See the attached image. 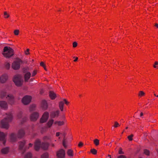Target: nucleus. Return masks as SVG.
I'll return each instance as SVG.
<instances>
[{
    "label": "nucleus",
    "instance_id": "f257e3e1",
    "mask_svg": "<svg viewBox=\"0 0 158 158\" xmlns=\"http://www.w3.org/2000/svg\"><path fill=\"white\" fill-rule=\"evenodd\" d=\"M6 117L1 121V127L7 129L9 127V123L12 119V116L10 113L6 114Z\"/></svg>",
    "mask_w": 158,
    "mask_h": 158
},
{
    "label": "nucleus",
    "instance_id": "f03ea898",
    "mask_svg": "<svg viewBox=\"0 0 158 158\" xmlns=\"http://www.w3.org/2000/svg\"><path fill=\"white\" fill-rule=\"evenodd\" d=\"M0 97L2 99L6 98L9 103L11 105L13 104L14 103L15 101L14 96L10 94H8L6 96V92L4 90H3L1 91L0 93Z\"/></svg>",
    "mask_w": 158,
    "mask_h": 158
},
{
    "label": "nucleus",
    "instance_id": "7ed1b4c3",
    "mask_svg": "<svg viewBox=\"0 0 158 158\" xmlns=\"http://www.w3.org/2000/svg\"><path fill=\"white\" fill-rule=\"evenodd\" d=\"M13 49L11 48L5 47L4 48L2 54L4 57L10 58L13 55Z\"/></svg>",
    "mask_w": 158,
    "mask_h": 158
},
{
    "label": "nucleus",
    "instance_id": "20e7f679",
    "mask_svg": "<svg viewBox=\"0 0 158 158\" xmlns=\"http://www.w3.org/2000/svg\"><path fill=\"white\" fill-rule=\"evenodd\" d=\"M13 81L16 85L18 86L22 85L23 82V79L19 75L15 76L13 79Z\"/></svg>",
    "mask_w": 158,
    "mask_h": 158
},
{
    "label": "nucleus",
    "instance_id": "39448f33",
    "mask_svg": "<svg viewBox=\"0 0 158 158\" xmlns=\"http://www.w3.org/2000/svg\"><path fill=\"white\" fill-rule=\"evenodd\" d=\"M22 61L19 59H17V60L15 61L12 64V68L15 70L19 69L20 67V64L22 63Z\"/></svg>",
    "mask_w": 158,
    "mask_h": 158
},
{
    "label": "nucleus",
    "instance_id": "423d86ee",
    "mask_svg": "<svg viewBox=\"0 0 158 158\" xmlns=\"http://www.w3.org/2000/svg\"><path fill=\"white\" fill-rule=\"evenodd\" d=\"M31 97L29 95H26L24 97L22 100V103L25 105L29 104L31 102Z\"/></svg>",
    "mask_w": 158,
    "mask_h": 158
},
{
    "label": "nucleus",
    "instance_id": "0eeeda50",
    "mask_svg": "<svg viewBox=\"0 0 158 158\" xmlns=\"http://www.w3.org/2000/svg\"><path fill=\"white\" fill-rule=\"evenodd\" d=\"M57 158H64L65 152L63 149H60L56 152Z\"/></svg>",
    "mask_w": 158,
    "mask_h": 158
},
{
    "label": "nucleus",
    "instance_id": "6e6552de",
    "mask_svg": "<svg viewBox=\"0 0 158 158\" xmlns=\"http://www.w3.org/2000/svg\"><path fill=\"white\" fill-rule=\"evenodd\" d=\"M48 113L47 112H45L40 119V123H44L46 122L48 120Z\"/></svg>",
    "mask_w": 158,
    "mask_h": 158
},
{
    "label": "nucleus",
    "instance_id": "1a4fd4ad",
    "mask_svg": "<svg viewBox=\"0 0 158 158\" xmlns=\"http://www.w3.org/2000/svg\"><path fill=\"white\" fill-rule=\"evenodd\" d=\"M39 117V114L38 112H34L31 115L30 119L32 121H35Z\"/></svg>",
    "mask_w": 158,
    "mask_h": 158
},
{
    "label": "nucleus",
    "instance_id": "9d476101",
    "mask_svg": "<svg viewBox=\"0 0 158 158\" xmlns=\"http://www.w3.org/2000/svg\"><path fill=\"white\" fill-rule=\"evenodd\" d=\"M40 147H41V144L39 139H37L35 142L34 148L35 150L38 151Z\"/></svg>",
    "mask_w": 158,
    "mask_h": 158
},
{
    "label": "nucleus",
    "instance_id": "9b49d317",
    "mask_svg": "<svg viewBox=\"0 0 158 158\" xmlns=\"http://www.w3.org/2000/svg\"><path fill=\"white\" fill-rule=\"evenodd\" d=\"M6 135L2 132H0V140L3 141V143L5 145L6 142Z\"/></svg>",
    "mask_w": 158,
    "mask_h": 158
},
{
    "label": "nucleus",
    "instance_id": "f8f14e48",
    "mask_svg": "<svg viewBox=\"0 0 158 158\" xmlns=\"http://www.w3.org/2000/svg\"><path fill=\"white\" fill-rule=\"evenodd\" d=\"M25 133L23 129H20L17 133V137L19 138H22L25 135Z\"/></svg>",
    "mask_w": 158,
    "mask_h": 158
},
{
    "label": "nucleus",
    "instance_id": "ddd939ff",
    "mask_svg": "<svg viewBox=\"0 0 158 158\" xmlns=\"http://www.w3.org/2000/svg\"><path fill=\"white\" fill-rule=\"evenodd\" d=\"M8 77L7 75L5 74L2 75L0 77V81L2 83H4L7 80Z\"/></svg>",
    "mask_w": 158,
    "mask_h": 158
},
{
    "label": "nucleus",
    "instance_id": "4468645a",
    "mask_svg": "<svg viewBox=\"0 0 158 158\" xmlns=\"http://www.w3.org/2000/svg\"><path fill=\"white\" fill-rule=\"evenodd\" d=\"M0 106L4 109H6L8 107L6 102L3 101H0Z\"/></svg>",
    "mask_w": 158,
    "mask_h": 158
},
{
    "label": "nucleus",
    "instance_id": "2eb2a0df",
    "mask_svg": "<svg viewBox=\"0 0 158 158\" xmlns=\"http://www.w3.org/2000/svg\"><path fill=\"white\" fill-rule=\"evenodd\" d=\"M17 135L14 133H11L10 135V140L12 142L15 141L17 140Z\"/></svg>",
    "mask_w": 158,
    "mask_h": 158
},
{
    "label": "nucleus",
    "instance_id": "dca6fc26",
    "mask_svg": "<svg viewBox=\"0 0 158 158\" xmlns=\"http://www.w3.org/2000/svg\"><path fill=\"white\" fill-rule=\"evenodd\" d=\"M31 76V73L29 72H27L24 75L25 81H28Z\"/></svg>",
    "mask_w": 158,
    "mask_h": 158
},
{
    "label": "nucleus",
    "instance_id": "f3484780",
    "mask_svg": "<svg viewBox=\"0 0 158 158\" xmlns=\"http://www.w3.org/2000/svg\"><path fill=\"white\" fill-rule=\"evenodd\" d=\"M59 113V111L57 110L55 112H53L51 114V116L52 118L58 117Z\"/></svg>",
    "mask_w": 158,
    "mask_h": 158
},
{
    "label": "nucleus",
    "instance_id": "a211bd4d",
    "mask_svg": "<svg viewBox=\"0 0 158 158\" xmlns=\"http://www.w3.org/2000/svg\"><path fill=\"white\" fill-rule=\"evenodd\" d=\"M26 143V141L25 140H23L22 141L19 142V148L20 150H22L23 149V148Z\"/></svg>",
    "mask_w": 158,
    "mask_h": 158
},
{
    "label": "nucleus",
    "instance_id": "6ab92c4d",
    "mask_svg": "<svg viewBox=\"0 0 158 158\" xmlns=\"http://www.w3.org/2000/svg\"><path fill=\"white\" fill-rule=\"evenodd\" d=\"M42 106L44 109H46L48 107V104L47 102L44 100H43L42 102Z\"/></svg>",
    "mask_w": 158,
    "mask_h": 158
},
{
    "label": "nucleus",
    "instance_id": "aec40b11",
    "mask_svg": "<svg viewBox=\"0 0 158 158\" xmlns=\"http://www.w3.org/2000/svg\"><path fill=\"white\" fill-rule=\"evenodd\" d=\"M49 96L52 99H54L56 97L55 93L52 91H50L49 92Z\"/></svg>",
    "mask_w": 158,
    "mask_h": 158
},
{
    "label": "nucleus",
    "instance_id": "412c9836",
    "mask_svg": "<svg viewBox=\"0 0 158 158\" xmlns=\"http://www.w3.org/2000/svg\"><path fill=\"white\" fill-rule=\"evenodd\" d=\"M48 147V144L47 143H43L41 144V148L44 149L46 150Z\"/></svg>",
    "mask_w": 158,
    "mask_h": 158
},
{
    "label": "nucleus",
    "instance_id": "4be33fe9",
    "mask_svg": "<svg viewBox=\"0 0 158 158\" xmlns=\"http://www.w3.org/2000/svg\"><path fill=\"white\" fill-rule=\"evenodd\" d=\"M9 148L8 147L4 148L1 150L2 153L4 154L7 153L9 151Z\"/></svg>",
    "mask_w": 158,
    "mask_h": 158
},
{
    "label": "nucleus",
    "instance_id": "5701e85b",
    "mask_svg": "<svg viewBox=\"0 0 158 158\" xmlns=\"http://www.w3.org/2000/svg\"><path fill=\"white\" fill-rule=\"evenodd\" d=\"M64 105V102L63 101H61L59 102V107L61 111H63Z\"/></svg>",
    "mask_w": 158,
    "mask_h": 158
},
{
    "label": "nucleus",
    "instance_id": "b1692460",
    "mask_svg": "<svg viewBox=\"0 0 158 158\" xmlns=\"http://www.w3.org/2000/svg\"><path fill=\"white\" fill-rule=\"evenodd\" d=\"M67 154L70 157H72L73 156V151L71 149H69L67 152Z\"/></svg>",
    "mask_w": 158,
    "mask_h": 158
},
{
    "label": "nucleus",
    "instance_id": "393cba45",
    "mask_svg": "<svg viewBox=\"0 0 158 158\" xmlns=\"http://www.w3.org/2000/svg\"><path fill=\"white\" fill-rule=\"evenodd\" d=\"M32 154L30 152H27L24 156V158H31Z\"/></svg>",
    "mask_w": 158,
    "mask_h": 158
},
{
    "label": "nucleus",
    "instance_id": "a878e982",
    "mask_svg": "<svg viewBox=\"0 0 158 158\" xmlns=\"http://www.w3.org/2000/svg\"><path fill=\"white\" fill-rule=\"evenodd\" d=\"M54 124H57L59 126H60L64 124V122L63 121H56L54 122Z\"/></svg>",
    "mask_w": 158,
    "mask_h": 158
},
{
    "label": "nucleus",
    "instance_id": "bb28decb",
    "mask_svg": "<svg viewBox=\"0 0 158 158\" xmlns=\"http://www.w3.org/2000/svg\"><path fill=\"white\" fill-rule=\"evenodd\" d=\"M53 122L54 120L53 119H51L48 121V123L47 124L49 127H51V126L52 125Z\"/></svg>",
    "mask_w": 158,
    "mask_h": 158
},
{
    "label": "nucleus",
    "instance_id": "cd10ccee",
    "mask_svg": "<svg viewBox=\"0 0 158 158\" xmlns=\"http://www.w3.org/2000/svg\"><path fill=\"white\" fill-rule=\"evenodd\" d=\"M41 158H48V154L47 153H45L41 156Z\"/></svg>",
    "mask_w": 158,
    "mask_h": 158
},
{
    "label": "nucleus",
    "instance_id": "c85d7f7f",
    "mask_svg": "<svg viewBox=\"0 0 158 158\" xmlns=\"http://www.w3.org/2000/svg\"><path fill=\"white\" fill-rule=\"evenodd\" d=\"M94 142L95 145L97 146L99 145V141L97 139H95L94 140Z\"/></svg>",
    "mask_w": 158,
    "mask_h": 158
},
{
    "label": "nucleus",
    "instance_id": "c756f323",
    "mask_svg": "<svg viewBox=\"0 0 158 158\" xmlns=\"http://www.w3.org/2000/svg\"><path fill=\"white\" fill-rule=\"evenodd\" d=\"M144 153L147 156H149L150 154L149 151L147 149L144 150Z\"/></svg>",
    "mask_w": 158,
    "mask_h": 158
},
{
    "label": "nucleus",
    "instance_id": "7c9ffc66",
    "mask_svg": "<svg viewBox=\"0 0 158 158\" xmlns=\"http://www.w3.org/2000/svg\"><path fill=\"white\" fill-rule=\"evenodd\" d=\"M91 152L93 154L95 155L97 154V151L95 149H93L91 150Z\"/></svg>",
    "mask_w": 158,
    "mask_h": 158
},
{
    "label": "nucleus",
    "instance_id": "2f4dec72",
    "mask_svg": "<svg viewBox=\"0 0 158 158\" xmlns=\"http://www.w3.org/2000/svg\"><path fill=\"white\" fill-rule=\"evenodd\" d=\"M133 137V135H131L128 136L127 138L129 141H132L133 140L132 137Z\"/></svg>",
    "mask_w": 158,
    "mask_h": 158
},
{
    "label": "nucleus",
    "instance_id": "473e14b6",
    "mask_svg": "<svg viewBox=\"0 0 158 158\" xmlns=\"http://www.w3.org/2000/svg\"><path fill=\"white\" fill-rule=\"evenodd\" d=\"M27 120V118L26 117H23L21 121V123L22 124H23V123L26 121Z\"/></svg>",
    "mask_w": 158,
    "mask_h": 158
},
{
    "label": "nucleus",
    "instance_id": "72a5a7b5",
    "mask_svg": "<svg viewBox=\"0 0 158 158\" xmlns=\"http://www.w3.org/2000/svg\"><path fill=\"white\" fill-rule=\"evenodd\" d=\"M145 94V93L143 91H141L139 92V96H142L144 95Z\"/></svg>",
    "mask_w": 158,
    "mask_h": 158
},
{
    "label": "nucleus",
    "instance_id": "f704fd0d",
    "mask_svg": "<svg viewBox=\"0 0 158 158\" xmlns=\"http://www.w3.org/2000/svg\"><path fill=\"white\" fill-rule=\"evenodd\" d=\"M4 15L5 16L4 18H7L9 17V15L6 12H4Z\"/></svg>",
    "mask_w": 158,
    "mask_h": 158
},
{
    "label": "nucleus",
    "instance_id": "c9c22d12",
    "mask_svg": "<svg viewBox=\"0 0 158 158\" xmlns=\"http://www.w3.org/2000/svg\"><path fill=\"white\" fill-rule=\"evenodd\" d=\"M19 30H15L14 31V33L15 35H18L19 34Z\"/></svg>",
    "mask_w": 158,
    "mask_h": 158
},
{
    "label": "nucleus",
    "instance_id": "e433bc0d",
    "mask_svg": "<svg viewBox=\"0 0 158 158\" xmlns=\"http://www.w3.org/2000/svg\"><path fill=\"white\" fill-rule=\"evenodd\" d=\"M119 126H120L119 124L117 122H114V127H117Z\"/></svg>",
    "mask_w": 158,
    "mask_h": 158
},
{
    "label": "nucleus",
    "instance_id": "4c0bfd02",
    "mask_svg": "<svg viewBox=\"0 0 158 158\" xmlns=\"http://www.w3.org/2000/svg\"><path fill=\"white\" fill-rule=\"evenodd\" d=\"M66 142L65 140V139H64L63 140V145L65 148L67 147V146L66 145Z\"/></svg>",
    "mask_w": 158,
    "mask_h": 158
},
{
    "label": "nucleus",
    "instance_id": "58836bf2",
    "mask_svg": "<svg viewBox=\"0 0 158 158\" xmlns=\"http://www.w3.org/2000/svg\"><path fill=\"white\" fill-rule=\"evenodd\" d=\"M35 107V105H33L30 106V111H32L33 110Z\"/></svg>",
    "mask_w": 158,
    "mask_h": 158
},
{
    "label": "nucleus",
    "instance_id": "ea45409f",
    "mask_svg": "<svg viewBox=\"0 0 158 158\" xmlns=\"http://www.w3.org/2000/svg\"><path fill=\"white\" fill-rule=\"evenodd\" d=\"M40 65L43 67L44 69H45V70H46V68H45V65L44 64V63L43 62H41L40 63Z\"/></svg>",
    "mask_w": 158,
    "mask_h": 158
},
{
    "label": "nucleus",
    "instance_id": "a19ab883",
    "mask_svg": "<svg viewBox=\"0 0 158 158\" xmlns=\"http://www.w3.org/2000/svg\"><path fill=\"white\" fill-rule=\"evenodd\" d=\"M10 64L8 63H7L6 64L5 66H6V68L8 69H9V68L10 67Z\"/></svg>",
    "mask_w": 158,
    "mask_h": 158
},
{
    "label": "nucleus",
    "instance_id": "79ce46f5",
    "mask_svg": "<svg viewBox=\"0 0 158 158\" xmlns=\"http://www.w3.org/2000/svg\"><path fill=\"white\" fill-rule=\"evenodd\" d=\"M77 43L76 42H74L73 44V48H75L77 46Z\"/></svg>",
    "mask_w": 158,
    "mask_h": 158
},
{
    "label": "nucleus",
    "instance_id": "37998d69",
    "mask_svg": "<svg viewBox=\"0 0 158 158\" xmlns=\"http://www.w3.org/2000/svg\"><path fill=\"white\" fill-rule=\"evenodd\" d=\"M118 153L120 154H124V152L122 151V148H120V149L119 151V152H118Z\"/></svg>",
    "mask_w": 158,
    "mask_h": 158
},
{
    "label": "nucleus",
    "instance_id": "c03bdc74",
    "mask_svg": "<svg viewBox=\"0 0 158 158\" xmlns=\"http://www.w3.org/2000/svg\"><path fill=\"white\" fill-rule=\"evenodd\" d=\"M18 117L19 118H21L22 117V112H20L18 115Z\"/></svg>",
    "mask_w": 158,
    "mask_h": 158
},
{
    "label": "nucleus",
    "instance_id": "a18cd8bd",
    "mask_svg": "<svg viewBox=\"0 0 158 158\" xmlns=\"http://www.w3.org/2000/svg\"><path fill=\"white\" fill-rule=\"evenodd\" d=\"M117 158H127L126 157L123 155H121L118 156Z\"/></svg>",
    "mask_w": 158,
    "mask_h": 158
},
{
    "label": "nucleus",
    "instance_id": "49530a36",
    "mask_svg": "<svg viewBox=\"0 0 158 158\" xmlns=\"http://www.w3.org/2000/svg\"><path fill=\"white\" fill-rule=\"evenodd\" d=\"M36 73H37V72L35 70L32 73V76L33 77V76H35L36 74Z\"/></svg>",
    "mask_w": 158,
    "mask_h": 158
},
{
    "label": "nucleus",
    "instance_id": "de8ad7c7",
    "mask_svg": "<svg viewBox=\"0 0 158 158\" xmlns=\"http://www.w3.org/2000/svg\"><path fill=\"white\" fill-rule=\"evenodd\" d=\"M83 144L81 142H79V143L78 144V146L80 147H81L83 145Z\"/></svg>",
    "mask_w": 158,
    "mask_h": 158
},
{
    "label": "nucleus",
    "instance_id": "09e8293b",
    "mask_svg": "<svg viewBox=\"0 0 158 158\" xmlns=\"http://www.w3.org/2000/svg\"><path fill=\"white\" fill-rule=\"evenodd\" d=\"M63 101L67 105H68L69 103V102L67 101L66 99H64Z\"/></svg>",
    "mask_w": 158,
    "mask_h": 158
},
{
    "label": "nucleus",
    "instance_id": "8fccbe9b",
    "mask_svg": "<svg viewBox=\"0 0 158 158\" xmlns=\"http://www.w3.org/2000/svg\"><path fill=\"white\" fill-rule=\"evenodd\" d=\"M49 139V138L47 136H45L44 137V141H46L47 140Z\"/></svg>",
    "mask_w": 158,
    "mask_h": 158
},
{
    "label": "nucleus",
    "instance_id": "3c124183",
    "mask_svg": "<svg viewBox=\"0 0 158 158\" xmlns=\"http://www.w3.org/2000/svg\"><path fill=\"white\" fill-rule=\"evenodd\" d=\"M158 64V62L157 61H156L154 65H153V67L154 68H156L157 66H156V65H157Z\"/></svg>",
    "mask_w": 158,
    "mask_h": 158
},
{
    "label": "nucleus",
    "instance_id": "603ef678",
    "mask_svg": "<svg viewBox=\"0 0 158 158\" xmlns=\"http://www.w3.org/2000/svg\"><path fill=\"white\" fill-rule=\"evenodd\" d=\"M29 49H27V50L25 52V53L26 55H28L29 54Z\"/></svg>",
    "mask_w": 158,
    "mask_h": 158
},
{
    "label": "nucleus",
    "instance_id": "864d4df0",
    "mask_svg": "<svg viewBox=\"0 0 158 158\" xmlns=\"http://www.w3.org/2000/svg\"><path fill=\"white\" fill-rule=\"evenodd\" d=\"M33 145V144L31 143H29V147L28 148H29L31 147Z\"/></svg>",
    "mask_w": 158,
    "mask_h": 158
},
{
    "label": "nucleus",
    "instance_id": "5fc2aeb1",
    "mask_svg": "<svg viewBox=\"0 0 158 158\" xmlns=\"http://www.w3.org/2000/svg\"><path fill=\"white\" fill-rule=\"evenodd\" d=\"M60 132H57L56 134V136H58L60 135Z\"/></svg>",
    "mask_w": 158,
    "mask_h": 158
},
{
    "label": "nucleus",
    "instance_id": "6e6d98bb",
    "mask_svg": "<svg viewBox=\"0 0 158 158\" xmlns=\"http://www.w3.org/2000/svg\"><path fill=\"white\" fill-rule=\"evenodd\" d=\"M78 59V57H76L75 59L74 60V62H76L77 60Z\"/></svg>",
    "mask_w": 158,
    "mask_h": 158
},
{
    "label": "nucleus",
    "instance_id": "4d7b16f0",
    "mask_svg": "<svg viewBox=\"0 0 158 158\" xmlns=\"http://www.w3.org/2000/svg\"><path fill=\"white\" fill-rule=\"evenodd\" d=\"M102 129H103V128H102V127H99V130H100V131H101V130H102Z\"/></svg>",
    "mask_w": 158,
    "mask_h": 158
},
{
    "label": "nucleus",
    "instance_id": "13d9d810",
    "mask_svg": "<svg viewBox=\"0 0 158 158\" xmlns=\"http://www.w3.org/2000/svg\"><path fill=\"white\" fill-rule=\"evenodd\" d=\"M143 115V113L142 112H141L140 114V116L142 117Z\"/></svg>",
    "mask_w": 158,
    "mask_h": 158
},
{
    "label": "nucleus",
    "instance_id": "bf43d9fd",
    "mask_svg": "<svg viewBox=\"0 0 158 158\" xmlns=\"http://www.w3.org/2000/svg\"><path fill=\"white\" fill-rule=\"evenodd\" d=\"M155 26L158 28V24L157 23H156L155 24Z\"/></svg>",
    "mask_w": 158,
    "mask_h": 158
},
{
    "label": "nucleus",
    "instance_id": "052dcab7",
    "mask_svg": "<svg viewBox=\"0 0 158 158\" xmlns=\"http://www.w3.org/2000/svg\"><path fill=\"white\" fill-rule=\"evenodd\" d=\"M52 147H53L54 146V145L53 144H52Z\"/></svg>",
    "mask_w": 158,
    "mask_h": 158
},
{
    "label": "nucleus",
    "instance_id": "680f3d73",
    "mask_svg": "<svg viewBox=\"0 0 158 158\" xmlns=\"http://www.w3.org/2000/svg\"><path fill=\"white\" fill-rule=\"evenodd\" d=\"M25 150H24V151H23V153H24V152H25Z\"/></svg>",
    "mask_w": 158,
    "mask_h": 158
},
{
    "label": "nucleus",
    "instance_id": "e2e57ef3",
    "mask_svg": "<svg viewBox=\"0 0 158 158\" xmlns=\"http://www.w3.org/2000/svg\"><path fill=\"white\" fill-rule=\"evenodd\" d=\"M108 156L110 157H111V156L110 155H108Z\"/></svg>",
    "mask_w": 158,
    "mask_h": 158
},
{
    "label": "nucleus",
    "instance_id": "0e129e2a",
    "mask_svg": "<svg viewBox=\"0 0 158 158\" xmlns=\"http://www.w3.org/2000/svg\"><path fill=\"white\" fill-rule=\"evenodd\" d=\"M154 95H155V96L156 97V94H154Z\"/></svg>",
    "mask_w": 158,
    "mask_h": 158
},
{
    "label": "nucleus",
    "instance_id": "69168bd1",
    "mask_svg": "<svg viewBox=\"0 0 158 158\" xmlns=\"http://www.w3.org/2000/svg\"><path fill=\"white\" fill-rule=\"evenodd\" d=\"M128 127H126V129H128Z\"/></svg>",
    "mask_w": 158,
    "mask_h": 158
},
{
    "label": "nucleus",
    "instance_id": "338daca9",
    "mask_svg": "<svg viewBox=\"0 0 158 158\" xmlns=\"http://www.w3.org/2000/svg\"><path fill=\"white\" fill-rule=\"evenodd\" d=\"M156 97H158V95H156Z\"/></svg>",
    "mask_w": 158,
    "mask_h": 158
},
{
    "label": "nucleus",
    "instance_id": "774afa93",
    "mask_svg": "<svg viewBox=\"0 0 158 158\" xmlns=\"http://www.w3.org/2000/svg\"><path fill=\"white\" fill-rule=\"evenodd\" d=\"M79 96H80V97H81V95H79Z\"/></svg>",
    "mask_w": 158,
    "mask_h": 158
}]
</instances>
